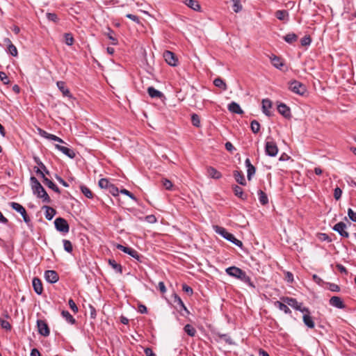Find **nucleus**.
<instances>
[{
    "label": "nucleus",
    "instance_id": "f257e3e1",
    "mask_svg": "<svg viewBox=\"0 0 356 356\" xmlns=\"http://www.w3.org/2000/svg\"><path fill=\"white\" fill-rule=\"evenodd\" d=\"M31 188L34 195L41 198L43 202L50 203L51 199L39 181L33 176L30 178Z\"/></svg>",
    "mask_w": 356,
    "mask_h": 356
},
{
    "label": "nucleus",
    "instance_id": "f03ea898",
    "mask_svg": "<svg viewBox=\"0 0 356 356\" xmlns=\"http://www.w3.org/2000/svg\"><path fill=\"white\" fill-rule=\"evenodd\" d=\"M215 232L222 236L226 240L230 241L234 243L236 246L241 248L243 246V243L240 240L237 239L232 234L228 232L227 229L222 227L216 225L214 226Z\"/></svg>",
    "mask_w": 356,
    "mask_h": 356
},
{
    "label": "nucleus",
    "instance_id": "7ed1b4c3",
    "mask_svg": "<svg viewBox=\"0 0 356 356\" xmlns=\"http://www.w3.org/2000/svg\"><path fill=\"white\" fill-rule=\"evenodd\" d=\"M289 84V89L297 95L302 96L307 92L306 86L298 81L293 80Z\"/></svg>",
    "mask_w": 356,
    "mask_h": 356
},
{
    "label": "nucleus",
    "instance_id": "20e7f679",
    "mask_svg": "<svg viewBox=\"0 0 356 356\" xmlns=\"http://www.w3.org/2000/svg\"><path fill=\"white\" fill-rule=\"evenodd\" d=\"M10 207L16 211L17 212L19 213L22 218L24 221L29 225L31 222V219L29 216H28L26 211L25 208L21 205L20 204L15 202H10Z\"/></svg>",
    "mask_w": 356,
    "mask_h": 356
},
{
    "label": "nucleus",
    "instance_id": "39448f33",
    "mask_svg": "<svg viewBox=\"0 0 356 356\" xmlns=\"http://www.w3.org/2000/svg\"><path fill=\"white\" fill-rule=\"evenodd\" d=\"M54 225L57 231L62 232L63 234H67L69 232L70 226L68 225L67 221L63 218H57L54 220Z\"/></svg>",
    "mask_w": 356,
    "mask_h": 356
},
{
    "label": "nucleus",
    "instance_id": "423d86ee",
    "mask_svg": "<svg viewBox=\"0 0 356 356\" xmlns=\"http://www.w3.org/2000/svg\"><path fill=\"white\" fill-rule=\"evenodd\" d=\"M265 152L271 157L275 156L278 153V147L273 140H267L265 143Z\"/></svg>",
    "mask_w": 356,
    "mask_h": 356
},
{
    "label": "nucleus",
    "instance_id": "0eeeda50",
    "mask_svg": "<svg viewBox=\"0 0 356 356\" xmlns=\"http://www.w3.org/2000/svg\"><path fill=\"white\" fill-rule=\"evenodd\" d=\"M35 172L37 175L41 176V177L43 179V183L46 186H47L49 188L52 189L54 192L58 194L60 193L59 188L52 181L47 178L42 170H40L39 168H37L35 170Z\"/></svg>",
    "mask_w": 356,
    "mask_h": 356
},
{
    "label": "nucleus",
    "instance_id": "6e6552de",
    "mask_svg": "<svg viewBox=\"0 0 356 356\" xmlns=\"http://www.w3.org/2000/svg\"><path fill=\"white\" fill-rule=\"evenodd\" d=\"M163 58L165 62L170 66L175 67L178 65V59L176 55L168 50L163 52Z\"/></svg>",
    "mask_w": 356,
    "mask_h": 356
},
{
    "label": "nucleus",
    "instance_id": "1a4fd4ad",
    "mask_svg": "<svg viewBox=\"0 0 356 356\" xmlns=\"http://www.w3.org/2000/svg\"><path fill=\"white\" fill-rule=\"evenodd\" d=\"M38 331L43 337H48L50 334V330L47 323L41 319L37 321Z\"/></svg>",
    "mask_w": 356,
    "mask_h": 356
},
{
    "label": "nucleus",
    "instance_id": "9d476101",
    "mask_svg": "<svg viewBox=\"0 0 356 356\" xmlns=\"http://www.w3.org/2000/svg\"><path fill=\"white\" fill-rule=\"evenodd\" d=\"M333 230L338 232L339 234L343 238H348L349 233L346 231L347 225L343 222H339L333 227Z\"/></svg>",
    "mask_w": 356,
    "mask_h": 356
},
{
    "label": "nucleus",
    "instance_id": "9b49d317",
    "mask_svg": "<svg viewBox=\"0 0 356 356\" xmlns=\"http://www.w3.org/2000/svg\"><path fill=\"white\" fill-rule=\"evenodd\" d=\"M116 248L118 250H120L124 252V253L128 254L131 257L135 258L138 261H140V256L139 253L134 249L129 248V247H125L121 244H118L116 245Z\"/></svg>",
    "mask_w": 356,
    "mask_h": 356
},
{
    "label": "nucleus",
    "instance_id": "f8f14e48",
    "mask_svg": "<svg viewBox=\"0 0 356 356\" xmlns=\"http://www.w3.org/2000/svg\"><path fill=\"white\" fill-rule=\"evenodd\" d=\"M44 278L47 282L54 284L58 282L59 277L56 271L48 270L44 272Z\"/></svg>",
    "mask_w": 356,
    "mask_h": 356
},
{
    "label": "nucleus",
    "instance_id": "ddd939ff",
    "mask_svg": "<svg viewBox=\"0 0 356 356\" xmlns=\"http://www.w3.org/2000/svg\"><path fill=\"white\" fill-rule=\"evenodd\" d=\"M244 270L236 267V266H230L225 269L226 273L233 277L238 279L241 274Z\"/></svg>",
    "mask_w": 356,
    "mask_h": 356
},
{
    "label": "nucleus",
    "instance_id": "4468645a",
    "mask_svg": "<svg viewBox=\"0 0 356 356\" xmlns=\"http://www.w3.org/2000/svg\"><path fill=\"white\" fill-rule=\"evenodd\" d=\"M55 147L70 159H74L76 156V154L72 149L58 144L55 145Z\"/></svg>",
    "mask_w": 356,
    "mask_h": 356
},
{
    "label": "nucleus",
    "instance_id": "2eb2a0df",
    "mask_svg": "<svg viewBox=\"0 0 356 356\" xmlns=\"http://www.w3.org/2000/svg\"><path fill=\"white\" fill-rule=\"evenodd\" d=\"M245 165L247 168V177L249 181H250L252 177L254 175L256 172L255 167L251 163L250 160L248 158L245 161Z\"/></svg>",
    "mask_w": 356,
    "mask_h": 356
},
{
    "label": "nucleus",
    "instance_id": "dca6fc26",
    "mask_svg": "<svg viewBox=\"0 0 356 356\" xmlns=\"http://www.w3.org/2000/svg\"><path fill=\"white\" fill-rule=\"evenodd\" d=\"M280 299L282 302H284V303L291 306L293 309H300L299 306H300V303L298 302L296 299H295L293 298H291V297H286V296L282 297Z\"/></svg>",
    "mask_w": 356,
    "mask_h": 356
},
{
    "label": "nucleus",
    "instance_id": "f3484780",
    "mask_svg": "<svg viewBox=\"0 0 356 356\" xmlns=\"http://www.w3.org/2000/svg\"><path fill=\"white\" fill-rule=\"evenodd\" d=\"M278 112L286 118L291 117V111L289 106L284 103L277 105Z\"/></svg>",
    "mask_w": 356,
    "mask_h": 356
},
{
    "label": "nucleus",
    "instance_id": "a211bd4d",
    "mask_svg": "<svg viewBox=\"0 0 356 356\" xmlns=\"http://www.w3.org/2000/svg\"><path fill=\"white\" fill-rule=\"evenodd\" d=\"M270 59L272 65L278 70H282V67L284 65L282 59L279 56L272 54L270 56Z\"/></svg>",
    "mask_w": 356,
    "mask_h": 356
},
{
    "label": "nucleus",
    "instance_id": "6ab92c4d",
    "mask_svg": "<svg viewBox=\"0 0 356 356\" xmlns=\"http://www.w3.org/2000/svg\"><path fill=\"white\" fill-rule=\"evenodd\" d=\"M34 291L38 295H41L43 292V287L41 280L38 277H34L32 281Z\"/></svg>",
    "mask_w": 356,
    "mask_h": 356
},
{
    "label": "nucleus",
    "instance_id": "aec40b11",
    "mask_svg": "<svg viewBox=\"0 0 356 356\" xmlns=\"http://www.w3.org/2000/svg\"><path fill=\"white\" fill-rule=\"evenodd\" d=\"M3 41L8 44V52L14 57L17 56L18 51L16 47L11 42L9 38H5Z\"/></svg>",
    "mask_w": 356,
    "mask_h": 356
},
{
    "label": "nucleus",
    "instance_id": "412c9836",
    "mask_svg": "<svg viewBox=\"0 0 356 356\" xmlns=\"http://www.w3.org/2000/svg\"><path fill=\"white\" fill-rule=\"evenodd\" d=\"M330 304L339 309H343L345 307V305L342 301L341 298L338 296H333L330 299Z\"/></svg>",
    "mask_w": 356,
    "mask_h": 356
},
{
    "label": "nucleus",
    "instance_id": "4be33fe9",
    "mask_svg": "<svg viewBox=\"0 0 356 356\" xmlns=\"http://www.w3.org/2000/svg\"><path fill=\"white\" fill-rule=\"evenodd\" d=\"M272 102L269 99L262 100V111L266 115L270 116V109L272 108Z\"/></svg>",
    "mask_w": 356,
    "mask_h": 356
},
{
    "label": "nucleus",
    "instance_id": "5701e85b",
    "mask_svg": "<svg viewBox=\"0 0 356 356\" xmlns=\"http://www.w3.org/2000/svg\"><path fill=\"white\" fill-rule=\"evenodd\" d=\"M207 175L209 177L215 179H219L222 177L220 172L217 170L213 167L209 166L207 168Z\"/></svg>",
    "mask_w": 356,
    "mask_h": 356
},
{
    "label": "nucleus",
    "instance_id": "b1692460",
    "mask_svg": "<svg viewBox=\"0 0 356 356\" xmlns=\"http://www.w3.org/2000/svg\"><path fill=\"white\" fill-rule=\"evenodd\" d=\"M234 177L240 185L245 186L247 184L244 175L241 171L235 170L233 172Z\"/></svg>",
    "mask_w": 356,
    "mask_h": 356
},
{
    "label": "nucleus",
    "instance_id": "393cba45",
    "mask_svg": "<svg viewBox=\"0 0 356 356\" xmlns=\"http://www.w3.org/2000/svg\"><path fill=\"white\" fill-rule=\"evenodd\" d=\"M56 85L62 92L63 95L65 97H72V95L70 93V90L66 87L65 83L64 81H57Z\"/></svg>",
    "mask_w": 356,
    "mask_h": 356
},
{
    "label": "nucleus",
    "instance_id": "a878e982",
    "mask_svg": "<svg viewBox=\"0 0 356 356\" xmlns=\"http://www.w3.org/2000/svg\"><path fill=\"white\" fill-rule=\"evenodd\" d=\"M232 189H233L234 195L236 197H239L240 199H241L243 200H247L248 195L243 192V189L240 186H238L237 185H234L232 186Z\"/></svg>",
    "mask_w": 356,
    "mask_h": 356
},
{
    "label": "nucleus",
    "instance_id": "bb28decb",
    "mask_svg": "<svg viewBox=\"0 0 356 356\" xmlns=\"http://www.w3.org/2000/svg\"><path fill=\"white\" fill-rule=\"evenodd\" d=\"M184 3L190 8L195 11H200L201 6L196 0H184Z\"/></svg>",
    "mask_w": 356,
    "mask_h": 356
},
{
    "label": "nucleus",
    "instance_id": "cd10ccee",
    "mask_svg": "<svg viewBox=\"0 0 356 356\" xmlns=\"http://www.w3.org/2000/svg\"><path fill=\"white\" fill-rule=\"evenodd\" d=\"M228 110L233 113H236V114H243V111L241 109L239 104L234 102H232V103H230L228 105Z\"/></svg>",
    "mask_w": 356,
    "mask_h": 356
},
{
    "label": "nucleus",
    "instance_id": "c85d7f7f",
    "mask_svg": "<svg viewBox=\"0 0 356 356\" xmlns=\"http://www.w3.org/2000/svg\"><path fill=\"white\" fill-rule=\"evenodd\" d=\"M147 92L152 98L161 99L163 97V94L161 92L155 89L152 86H150L147 88Z\"/></svg>",
    "mask_w": 356,
    "mask_h": 356
},
{
    "label": "nucleus",
    "instance_id": "c756f323",
    "mask_svg": "<svg viewBox=\"0 0 356 356\" xmlns=\"http://www.w3.org/2000/svg\"><path fill=\"white\" fill-rule=\"evenodd\" d=\"M238 280H240L241 281L247 284L252 289H255L256 287L254 282L251 280L250 277L248 275H247L245 271H243V273L241 274V275L239 277Z\"/></svg>",
    "mask_w": 356,
    "mask_h": 356
},
{
    "label": "nucleus",
    "instance_id": "7c9ffc66",
    "mask_svg": "<svg viewBox=\"0 0 356 356\" xmlns=\"http://www.w3.org/2000/svg\"><path fill=\"white\" fill-rule=\"evenodd\" d=\"M275 17L281 21L289 20V13L286 10H279L275 12Z\"/></svg>",
    "mask_w": 356,
    "mask_h": 356
},
{
    "label": "nucleus",
    "instance_id": "2f4dec72",
    "mask_svg": "<svg viewBox=\"0 0 356 356\" xmlns=\"http://www.w3.org/2000/svg\"><path fill=\"white\" fill-rule=\"evenodd\" d=\"M42 209H45V218L48 220H51L56 215V211L52 207H50L49 206H43Z\"/></svg>",
    "mask_w": 356,
    "mask_h": 356
},
{
    "label": "nucleus",
    "instance_id": "473e14b6",
    "mask_svg": "<svg viewBox=\"0 0 356 356\" xmlns=\"http://www.w3.org/2000/svg\"><path fill=\"white\" fill-rule=\"evenodd\" d=\"M303 322L309 328H314L315 323L312 317L309 314H305L302 317Z\"/></svg>",
    "mask_w": 356,
    "mask_h": 356
},
{
    "label": "nucleus",
    "instance_id": "72a5a7b5",
    "mask_svg": "<svg viewBox=\"0 0 356 356\" xmlns=\"http://www.w3.org/2000/svg\"><path fill=\"white\" fill-rule=\"evenodd\" d=\"M104 34L110 40H111V43L113 45H116L118 44V40L115 38L113 35L115 32L110 27L106 28V31L104 32Z\"/></svg>",
    "mask_w": 356,
    "mask_h": 356
},
{
    "label": "nucleus",
    "instance_id": "f704fd0d",
    "mask_svg": "<svg viewBox=\"0 0 356 356\" xmlns=\"http://www.w3.org/2000/svg\"><path fill=\"white\" fill-rule=\"evenodd\" d=\"M33 160L35 162V163H37L38 165V166L40 167L38 168L43 172L44 175H45V174L46 175L49 174V171L47 170V168H46L44 164L40 161V159L38 156H34ZM37 168H35V170Z\"/></svg>",
    "mask_w": 356,
    "mask_h": 356
},
{
    "label": "nucleus",
    "instance_id": "c9c22d12",
    "mask_svg": "<svg viewBox=\"0 0 356 356\" xmlns=\"http://www.w3.org/2000/svg\"><path fill=\"white\" fill-rule=\"evenodd\" d=\"M213 84L216 87H218L222 90H227V89L226 83L220 77H218L213 80Z\"/></svg>",
    "mask_w": 356,
    "mask_h": 356
},
{
    "label": "nucleus",
    "instance_id": "e433bc0d",
    "mask_svg": "<svg viewBox=\"0 0 356 356\" xmlns=\"http://www.w3.org/2000/svg\"><path fill=\"white\" fill-rule=\"evenodd\" d=\"M62 316L70 324H75L76 320L75 318L70 314V312L67 310H63L61 312Z\"/></svg>",
    "mask_w": 356,
    "mask_h": 356
},
{
    "label": "nucleus",
    "instance_id": "4c0bfd02",
    "mask_svg": "<svg viewBox=\"0 0 356 356\" xmlns=\"http://www.w3.org/2000/svg\"><path fill=\"white\" fill-rule=\"evenodd\" d=\"M275 305L279 308L280 310L283 311L285 314H291V311L288 306L284 302L280 301L275 302Z\"/></svg>",
    "mask_w": 356,
    "mask_h": 356
},
{
    "label": "nucleus",
    "instance_id": "58836bf2",
    "mask_svg": "<svg viewBox=\"0 0 356 356\" xmlns=\"http://www.w3.org/2000/svg\"><path fill=\"white\" fill-rule=\"evenodd\" d=\"M258 196H259V202L262 205H266L268 203V198L266 193H264L263 191L259 190L258 191Z\"/></svg>",
    "mask_w": 356,
    "mask_h": 356
},
{
    "label": "nucleus",
    "instance_id": "ea45409f",
    "mask_svg": "<svg viewBox=\"0 0 356 356\" xmlns=\"http://www.w3.org/2000/svg\"><path fill=\"white\" fill-rule=\"evenodd\" d=\"M108 264L118 273H122V266L118 264L114 259H108Z\"/></svg>",
    "mask_w": 356,
    "mask_h": 356
},
{
    "label": "nucleus",
    "instance_id": "a19ab883",
    "mask_svg": "<svg viewBox=\"0 0 356 356\" xmlns=\"http://www.w3.org/2000/svg\"><path fill=\"white\" fill-rule=\"evenodd\" d=\"M184 330L190 337H194L197 332L195 328L190 324H186Z\"/></svg>",
    "mask_w": 356,
    "mask_h": 356
},
{
    "label": "nucleus",
    "instance_id": "79ce46f5",
    "mask_svg": "<svg viewBox=\"0 0 356 356\" xmlns=\"http://www.w3.org/2000/svg\"><path fill=\"white\" fill-rule=\"evenodd\" d=\"M284 40L289 44H292L298 40V36L293 33L286 34L284 37Z\"/></svg>",
    "mask_w": 356,
    "mask_h": 356
},
{
    "label": "nucleus",
    "instance_id": "37998d69",
    "mask_svg": "<svg viewBox=\"0 0 356 356\" xmlns=\"http://www.w3.org/2000/svg\"><path fill=\"white\" fill-rule=\"evenodd\" d=\"M80 189H81V191L82 192V193L86 197L90 198V199L93 198V193H92V192L90 191V189L89 188H88L87 186L83 185V186H80Z\"/></svg>",
    "mask_w": 356,
    "mask_h": 356
},
{
    "label": "nucleus",
    "instance_id": "c03bdc74",
    "mask_svg": "<svg viewBox=\"0 0 356 356\" xmlns=\"http://www.w3.org/2000/svg\"><path fill=\"white\" fill-rule=\"evenodd\" d=\"M98 184L101 188H105L108 190L111 184L109 182L108 179L102 178L99 180Z\"/></svg>",
    "mask_w": 356,
    "mask_h": 356
},
{
    "label": "nucleus",
    "instance_id": "a18cd8bd",
    "mask_svg": "<svg viewBox=\"0 0 356 356\" xmlns=\"http://www.w3.org/2000/svg\"><path fill=\"white\" fill-rule=\"evenodd\" d=\"M65 43L68 46H72L74 43V38L70 33H66L64 35Z\"/></svg>",
    "mask_w": 356,
    "mask_h": 356
},
{
    "label": "nucleus",
    "instance_id": "49530a36",
    "mask_svg": "<svg viewBox=\"0 0 356 356\" xmlns=\"http://www.w3.org/2000/svg\"><path fill=\"white\" fill-rule=\"evenodd\" d=\"M63 243L64 250L66 252L71 253L73 250V247H72V243L69 240L63 239Z\"/></svg>",
    "mask_w": 356,
    "mask_h": 356
},
{
    "label": "nucleus",
    "instance_id": "de8ad7c7",
    "mask_svg": "<svg viewBox=\"0 0 356 356\" xmlns=\"http://www.w3.org/2000/svg\"><path fill=\"white\" fill-rule=\"evenodd\" d=\"M250 128L254 134H257L260 130V124L257 120H254L251 122Z\"/></svg>",
    "mask_w": 356,
    "mask_h": 356
},
{
    "label": "nucleus",
    "instance_id": "09e8293b",
    "mask_svg": "<svg viewBox=\"0 0 356 356\" xmlns=\"http://www.w3.org/2000/svg\"><path fill=\"white\" fill-rule=\"evenodd\" d=\"M233 3V10L235 13H238L242 10V6L240 0H231Z\"/></svg>",
    "mask_w": 356,
    "mask_h": 356
},
{
    "label": "nucleus",
    "instance_id": "8fccbe9b",
    "mask_svg": "<svg viewBox=\"0 0 356 356\" xmlns=\"http://www.w3.org/2000/svg\"><path fill=\"white\" fill-rule=\"evenodd\" d=\"M191 121L193 126L199 127L200 126V120L198 115L193 114L191 116Z\"/></svg>",
    "mask_w": 356,
    "mask_h": 356
},
{
    "label": "nucleus",
    "instance_id": "3c124183",
    "mask_svg": "<svg viewBox=\"0 0 356 356\" xmlns=\"http://www.w3.org/2000/svg\"><path fill=\"white\" fill-rule=\"evenodd\" d=\"M174 302L177 303L184 310H186V307L185 306L184 302L177 294H175L174 296Z\"/></svg>",
    "mask_w": 356,
    "mask_h": 356
},
{
    "label": "nucleus",
    "instance_id": "603ef678",
    "mask_svg": "<svg viewBox=\"0 0 356 356\" xmlns=\"http://www.w3.org/2000/svg\"><path fill=\"white\" fill-rule=\"evenodd\" d=\"M108 191L113 196H117V195H118L119 193H120V191L118 190V188L113 184H111Z\"/></svg>",
    "mask_w": 356,
    "mask_h": 356
},
{
    "label": "nucleus",
    "instance_id": "864d4df0",
    "mask_svg": "<svg viewBox=\"0 0 356 356\" xmlns=\"http://www.w3.org/2000/svg\"><path fill=\"white\" fill-rule=\"evenodd\" d=\"M0 325L2 328H3L6 330H11V325H10V323L6 320L2 319V318H0Z\"/></svg>",
    "mask_w": 356,
    "mask_h": 356
},
{
    "label": "nucleus",
    "instance_id": "5fc2aeb1",
    "mask_svg": "<svg viewBox=\"0 0 356 356\" xmlns=\"http://www.w3.org/2000/svg\"><path fill=\"white\" fill-rule=\"evenodd\" d=\"M68 305H69L70 308L72 310V312L76 314L78 312V311H79L78 307L76 306V303L72 298H70L68 300Z\"/></svg>",
    "mask_w": 356,
    "mask_h": 356
},
{
    "label": "nucleus",
    "instance_id": "6e6d98bb",
    "mask_svg": "<svg viewBox=\"0 0 356 356\" xmlns=\"http://www.w3.org/2000/svg\"><path fill=\"white\" fill-rule=\"evenodd\" d=\"M301 44L302 46H308L311 44L312 42V39H311V37L309 35H305L304 36L302 39H301Z\"/></svg>",
    "mask_w": 356,
    "mask_h": 356
},
{
    "label": "nucleus",
    "instance_id": "4d7b16f0",
    "mask_svg": "<svg viewBox=\"0 0 356 356\" xmlns=\"http://www.w3.org/2000/svg\"><path fill=\"white\" fill-rule=\"evenodd\" d=\"M162 183H163V186L165 187V188L166 190H169V191L172 190L173 184L170 180H168L167 179H164L162 180Z\"/></svg>",
    "mask_w": 356,
    "mask_h": 356
},
{
    "label": "nucleus",
    "instance_id": "13d9d810",
    "mask_svg": "<svg viewBox=\"0 0 356 356\" xmlns=\"http://www.w3.org/2000/svg\"><path fill=\"white\" fill-rule=\"evenodd\" d=\"M348 216L350 220L356 222V211H354L352 209H348Z\"/></svg>",
    "mask_w": 356,
    "mask_h": 356
},
{
    "label": "nucleus",
    "instance_id": "bf43d9fd",
    "mask_svg": "<svg viewBox=\"0 0 356 356\" xmlns=\"http://www.w3.org/2000/svg\"><path fill=\"white\" fill-rule=\"evenodd\" d=\"M46 15L47 18L49 21H52L54 22H57L58 21V17L56 13H47Z\"/></svg>",
    "mask_w": 356,
    "mask_h": 356
},
{
    "label": "nucleus",
    "instance_id": "052dcab7",
    "mask_svg": "<svg viewBox=\"0 0 356 356\" xmlns=\"http://www.w3.org/2000/svg\"><path fill=\"white\" fill-rule=\"evenodd\" d=\"M120 193L127 195L131 199H132L135 201H137V198L136 197V196L133 193H131L130 191H129L128 190L123 188V189L120 190Z\"/></svg>",
    "mask_w": 356,
    "mask_h": 356
},
{
    "label": "nucleus",
    "instance_id": "680f3d73",
    "mask_svg": "<svg viewBox=\"0 0 356 356\" xmlns=\"http://www.w3.org/2000/svg\"><path fill=\"white\" fill-rule=\"evenodd\" d=\"M182 290H183V291H184L185 293H186L189 296H192L193 293V289L191 286H189L187 284H184L182 285Z\"/></svg>",
    "mask_w": 356,
    "mask_h": 356
},
{
    "label": "nucleus",
    "instance_id": "e2e57ef3",
    "mask_svg": "<svg viewBox=\"0 0 356 356\" xmlns=\"http://www.w3.org/2000/svg\"><path fill=\"white\" fill-rule=\"evenodd\" d=\"M342 195V191L340 188L337 187L334 191V197L336 200H339Z\"/></svg>",
    "mask_w": 356,
    "mask_h": 356
},
{
    "label": "nucleus",
    "instance_id": "0e129e2a",
    "mask_svg": "<svg viewBox=\"0 0 356 356\" xmlns=\"http://www.w3.org/2000/svg\"><path fill=\"white\" fill-rule=\"evenodd\" d=\"M318 238L321 241H327V242L332 241V239L330 238V237L327 234H325V233H321L319 234Z\"/></svg>",
    "mask_w": 356,
    "mask_h": 356
},
{
    "label": "nucleus",
    "instance_id": "69168bd1",
    "mask_svg": "<svg viewBox=\"0 0 356 356\" xmlns=\"http://www.w3.org/2000/svg\"><path fill=\"white\" fill-rule=\"evenodd\" d=\"M0 79L3 82L4 84H8L10 82L6 74L3 72H0Z\"/></svg>",
    "mask_w": 356,
    "mask_h": 356
},
{
    "label": "nucleus",
    "instance_id": "338daca9",
    "mask_svg": "<svg viewBox=\"0 0 356 356\" xmlns=\"http://www.w3.org/2000/svg\"><path fill=\"white\" fill-rule=\"evenodd\" d=\"M126 17L127 18L131 19L132 21H134L136 24H140V19H139V17L138 16H136L135 15H133V14H127Z\"/></svg>",
    "mask_w": 356,
    "mask_h": 356
},
{
    "label": "nucleus",
    "instance_id": "774afa93",
    "mask_svg": "<svg viewBox=\"0 0 356 356\" xmlns=\"http://www.w3.org/2000/svg\"><path fill=\"white\" fill-rule=\"evenodd\" d=\"M144 352L146 356H156V354L153 352L151 348H145L144 349Z\"/></svg>",
    "mask_w": 356,
    "mask_h": 356
}]
</instances>
